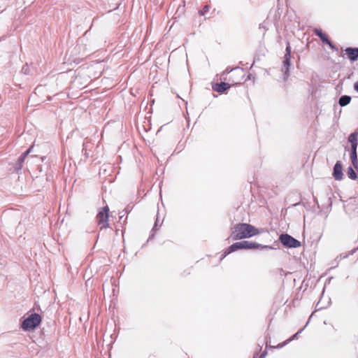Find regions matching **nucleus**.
<instances>
[{
    "instance_id": "f257e3e1",
    "label": "nucleus",
    "mask_w": 358,
    "mask_h": 358,
    "mask_svg": "<svg viewBox=\"0 0 358 358\" xmlns=\"http://www.w3.org/2000/svg\"><path fill=\"white\" fill-rule=\"evenodd\" d=\"M258 234V229L254 226L245 223H239L235 224L231 228L230 237L232 240H241L243 238H250Z\"/></svg>"
},
{
    "instance_id": "f03ea898",
    "label": "nucleus",
    "mask_w": 358,
    "mask_h": 358,
    "mask_svg": "<svg viewBox=\"0 0 358 358\" xmlns=\"http://www.w3.org/2000/svg\"><path fill=\"white\" fill-rule=\"evenodd\" d=\"M41 322V315L38 313H32L23 320L21 327L24 331H31L38 326Z\"/></svg>"
},
{
    "instance_id": "7ed1b4c3",
    "label": "nucleus",
    "mask_w": 358,
    "mask_h": 358,
    "mask_svg": "<svg viewBox=\"0 0 358 358\" xmlns=\"http://www.w3.org/2000/svg\"><path fill=\"white\" fill-rule=\"evenodd\" d=\"M279 240L285 247L288 248H296L301 246L299 241L287 234H281L279 237Z\"/></svg>"
},
{
    "instance_id": "20e7f679",
    "label": "nucleus",
    "mask_w": 358,
    "mask_h": 358,
    "mask_svg": "<svg viewBox=\"0 0 358 358\" xmlns=\"http://www.w3.org/2000/svg\"><path fill=\"white\" fill-rule=\"evenodd\" d=\"M108 212L109 208L108 206H104L96 215V220L101 229L108 227Z\"/></svg>"
},
{
    "instance_id": "39448f33",
    "label": "nucleus",
    "mask_w": 358,
    "mask_h": 358,
    "mask_svg": "<svg viewBox=\"0 0 358 358\" xmlns=\"http://www.w3.org/2000/svg\"><path fill=\"white\" fill-rule=\"evenodd\" d=\"M285 55L284 56V60H283V72H284V78L286 80L287 77L289 76V69L290 66V60H291V47L289 42H287V47L285 50Z\"/></svg>"
},
{
    "instance_id": "423d86ee",
    "label": "nucleus",
    "mask_w": 358,
    "mask_h": 358,
    "mask_svg": "<svg viewBox=\"0 0 358 358\" xmlns=\"http://www.w3.org/2000/svg\"><path fill=\"white\" fill-rule=\"evenodd\" d=\"M243 249L247 250H256V249H271L272 248L268 245H262L256 242L249 241H243Z\"/></svg>"
},
{
    "instance_id": "0eeeda50",
    "label": "nucleus",
    "mask_w": 358,
    "mask_h": 358,
    "mask_svg": "<svg viewBox=\"0 0 358 358\" xmlns=\"http://www.w3.org/2000/svg\"><path fill=\"white\" fill-rule=\"evenodd\" d=\"M333 176L336 180H341L343 178V166L340 161H337L334 166Z\"/></svg>"
},
{
    "instance_id": "6e6552de",
    "label": "nucleus",
    "mask_w": 358,
    "mask_h": 358,
    "mask_svg": "<svg viewBox=\"0 0 358 358\" xmlns=\"http://www.w3.org/2000/svg\"><path fill=\"white\" fill-rule=\"evenodd\" d=\"M345 52L351 61L355 62L358 59V48H347Z\"/></svg>"
},
{
    "instance_id": "1a4fd4ad",
    "label": "nucleus",
    "mask_w": 358,
    "mask_h": 358,
    "mask_svg": "<svg viewBox=\"0 0 358 358\" xmlns=\"http://www.w3.org/2000/svg\"><path fill=\"white\" fill-rule=\"evenodd\" d=\"M31 147L29 148L27 151H25L19 158L17 160V163L15 166V170L17 171H20L22 168V164L24 163V161L26 158V157L29 155V153L31 152Z\"/></svg>"
},
{
    "instance_id": "9d476101",
    "label": "nucleus",
    "mask_w": 358,
    "mask_h": 358,
    "mask_svg": "<svg viewBox=\"0 0 358 358\" xmlns=\"http://www.w3.org/2000/svg\"><path fill=\"white\" fill-rule=\"evenodd\" d=\"M241 249H243V241L234 243V244L229 247V248L224 252V257L227 256V255L232 252Z\"/></svg>"
},
{
    "instance_id": "9b49d317",
    "label": "nucleus",
    "mask_w": 358,
    "mask_h": 358,
    "mask_svg": "<svg viewBox=\"0 0 358 358\" xmlns=\"http://www.w3.org/2000/svg\"><path fill=\"white\" fill-rule=\"evenodd\" d=\"M230 87V85L224 82L215 84L213 87V90L216 92L222 93Z\"/></svg>"
},
{
    "instance_id": "f8f14e48",
    "label": "nucleus",
    "mask_w": 358,
    "mask_h": 358,
    "mask_svg": "<svg viewBox=\"0 0 358 358\" xmlns=\"http://www.w3.org/2000/svg\"><path fill=\"white\" fill-rule=\"evenodd\" d=\"M348 141L351 143V149H357L358 145L357 134L352 133L348 137Z\"/></svg>"
},
{
    "instance_id": "ddd939ff",
    "label": "nucleus",
    "mask_w": 358,
    "mask_h": 358,
    "mask_svg": "<svg viewBox=\"0 0 358 358\" xmlns=\"http://www.w3.org/2000/svg\"><path fill=\"white\" fill-rule=\"evenodd\" d=\"M350 159L352 161V164L353 166L357 170H358V160H357V149H351Z\"/></svg>"
},
{
    "instance_id": "4468645a",
    "label": "nucleus",
    "mask_w": 358,
    "mask_h": 358,
    "mask_svg": "<svg viewBox=\"0 0 358 358\" xmlns=\"http://www.w3.org/2000/svg\"><path fill=\"white\" fill-rule=\"evenodd\" d=\"M351 97L348 95H343L339 98L338 103L341 107L345 106L350 103Z\"/></svg>"
},
{
    "instance_id": "2eb2a0df",
    "label": "nucleus",
    "mask_w": 358,
    "mask_h": 358,
    "mask_svg": "<svg viewBox=\"0 0 358 358\" xmlns=\"http://www.w3.org/2000/svg\"><path fill=\"white\" fill-rule=\"evenodd\" d=\"M91 148H92V144L90 142L86 141V142L83 143V152L85 158H88L89 157V153H88L87 151Z\"/></svg>"
},
{
    "instance_id": "dca6fc26",
    "label": "nucleus",
    "mask_w": 358,
    "mask_h": 358,
    "mask_svg": "<svg viewBox=\"0 0 358 358\" xmlns=\"http://www.w3.org/2000/svg\"><path fill=\"white\" fill-rule=\"evenodd\" d=\"M347 175L349 178L356 180L357 178V173L352 166H349L347 170Z\"/></svg>"
},
{
    "instance_id": "f3484780",
    "label": "nucleus",
    "mask_w": 358,
    "mask_h": 358,
    "mask_svg": "<svg viewBox=\"0 0 358 358\" xmlns=\"http://www.w3.org/2000/svg\"><path fill=\"white\" fill-rule=\"evenodd\" d=\"M315 34L320 38L324 34L322 31L321 29H315L314 30Z\"/></svg>"
},
{
    "instance_id": "a211bd4d",
    "label": "nucleus",
    "mask_w": 358,
    "mask_h": 358,
    "mask_svg": "<svg viewBox=\"0 0 358 358\" xmlns=\"http://www.w3.org/2000/svg\"><path fill=\"white\" fill-rule=\"evenodd\" d=\"M22 71L25 73V74H29V68L27 64L24 65L22 69Z\"/></svg>"
},
{
    "instance_id": "6ab92c4d",
    "label": "nucleus",
    "mask_w": 358,
    "mask_h": 358,
    "mask_svg": "<svg viewBox=\"0 0 358 358\" xmlns=\"http://www.w3.org/2000/svg\"><path fill=\"white\" fill-rule=\"evenodd\" d=\"M321 41L323 42V43H325L326 44L329 41V38H327V36L324 34L321 38H320Z\"/></svg>"
},
{
    "instance_id": "aec40b11",
    "label": "nucleus",
    "mask_w": 358,
    "mask_h": 358,
    "mask_svg": "<svg viewBox=\"0 0 358 358\" xmlns=\"http://www.w3.org/2000/svg\"><path fill=\"white\" fill-rule=\"evenodd\" d=\"M303 331V329H300L298 332H296L288 341H290L294 338H296L298 335Z\"/></svg>"
},
{
    "instance_id": "412c9836",
    "label": "nucleus",
    "mask_w": 358,
    "mask_h": 358,
    "mask_svg": "<svg viewBox=\"0 0 358 358\" xmlns=\"http://www.w3.org/2000/svg\"><path fill=\"white\" fill-rule=\"evenodd\" d=\"M159 224V222H158V219L157 218L156 221H155V225L152 229V231L154 232V231H156L157 229V224Z\"/></svg>"
},
{
    "instance_id": "4be33fe9",
    "label": "nucleus",
    "mask_w": 358,
    "mask_h": 358,
    "mask_svg": "<svg viewBox=\"0 0 358 358\" xmlns=\"http://www.w3.org/2000/svg\"><path fill=\"white\" fill-rule=\"evenodd\" d=\"M332 50H336L335 45L332 43V42L329 40V41L327 43Z\"/></svg>"
},
{
    "instance_id": "5701e85b",
    "label": "nucleus",
    "mask_w": 358,
    "mask_h": 358,
    "mask_svg": "<svg viewBox=\"0 0 358 358\" xmlns=\"http://www.w3.org/2000/svg\"><path fill=\"white\" fill-rule=\"evenodd\" d=\"M354 89H355V90L356 92H358V81H357V82H356V83H355V85H354Z\"/></svg>"
},
{
    "instance_id": "b1692460",
    "label": "nucleus",
    "mask_w": 358,
    "mask_h": 358,
    "mask_svg": "<svg viewBox=\"0 0 358 358\" xmlns=\"http://www.w3.org/2000/svg\"><path fill=\"white\" fill-rule=\"evenodd\" d=\"M266 354H267L266 351L263 352L259 358H264V357L266 355Z\"/></svg>"
},
{
    "instance_id": "393cba45",
    "label": "nucleus",
    "mask_w": 358,
    "mask_h": 358,
    "mask_svg": "<svg viewBox=\"0 0 358 358\" xmlns=\"http://www.w3.org/2000/svg\"><path fill=\"white\" fill-rule=\"evenodd\" d=\"M322 308V307L320 306L319 303H317V305H316V310H320Z\"/></svg>"
},
{
    "instance_id": "a878e982",
    "label": "nucleus",
    "mask_w": 358,
    "mask_h": 358,
    "mask_svg": "<svg viewBox=\"0 0 358 358\" xmlns=\"http://www.w3.org/2000/svg\"><path fill=\"white\" fill-rule=\"evenodd\" d=\"M208 8H209L208 6H205L204 8H203V10L206 12V11H207L208 10Z\"/></svg>"
},
{
    "instance_id": "bb28decb",
    "label": "nucleus",
    "mask_w": 358,
    "mask_h": 358,
    "mask_svg": "<svg viewBox=\"0 0 358 358\" xmlns=\"http://www.w3.org/2000/svg\"><path fill=\"white\" fill-rule=\"evenodd\" d=\"M124 210L125 211V213H128V209L127 208H125Z\"/></svg>"
},
{
    "instance_id": "cd10ccee",
    "label": "nucleus",
    "mask_w": 358,
    "mask_h": 358,
    "mask_svg": "<svg viewBox=\"0 0 358 358\" xmlns=\"http://www.w3.org/2000/svg\"><path fill=\"white\" fill-rule=\"evenodd\" d=\"M200 13H201V15H203L204 14L203 11H200Z\"/></svg>"
}]
</instances>
